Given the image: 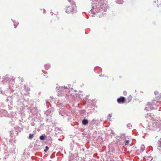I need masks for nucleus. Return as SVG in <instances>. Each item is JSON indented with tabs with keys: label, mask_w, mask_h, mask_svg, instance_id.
Returning <instances> with one entry per match:
<instances>
[{
	"label": "nucleus",
	"mask_w": 161,
	"mask_h": 161,
	"mask_svg": "<svg viewBox=\"0 0 161 161\" xmlns=\"http://www.w3.org/2000/svg\"><path fill=\"white\" fill-rule=\"evenodd\" d=\"M10 90L12 91L10 92H13V91H12V89H11V88H10Z\"/></svg>",
	"instance_id": "19"
},
{
	"label": "nucleus",
	"mask_w": 161,
	"mask_h": 161,
	"mask_svg": "<svg viewBox=\"0 0 161 161\" xmlns=\"http://www.w3.org/2000/svg\"><path fill=\"white\" fill-rule=\"evenodd\" d=\"M82 124L84 125H86L88 124V121L87 119H84L82 121Z\"/></svg>",
	"instance_id": "5"
},
{
	"label": "nucleus",
	"mask_w": 161,
	"mask_h": 161,
	"mask_svg": "<svg viewBox=\"0 0 161 161\" xmlns=\"http://www.w3.org/2000/svg\"><path fill=\"white\" fill-rule=\"evenodd\" d=\"M48 149H49V147H48L46 146L45 147V149L44 151L45 152H47L48 151Z\"/></svg>",
	"instance_id": "9"
},
{
	"label": "nucleus",
	"mask_w": 161,
	"mask_h": 161,
	"mask_svg": "<svg viewBox=\"0 0 161 161\" xmlns=\"http://www.w3.org/2000/svg\"><path fill=\"white\" fill-rule=\"evenodd\" d=\"M155 94L156 95V96H157L158 95V91H156L154 92Z\"/></svg>",
	"instance_id": "11"
},
{
	"label": "nucleus",
	"mask_w": 161,
	"mask_h": 161,
	"mask_svg": "<svg viewBox=\"0 0 161 161\" xmlns=\"http://www.w3.org/2000/svg\"><path fill=\"white\" fill-rule=\"evenodd\" d=\"M129 143V140H127L125 141V145H127Z\"/></svg>",
	"instance_id": "12"
},
{
	"label": "nucleus",
	"mask_w": 161,
	"mask_h": 161,
	"mask_svg": "<svg viewBox=\"0 0 161 161\" xmlns=\"http://www.w3.org/2000/svg\"><path fill=\"white\" fill-rule=\"evenodd\" d=\"M158 144H161V138L158 141Z\"/></svg>",
	"instance_id": "15"
},
{
	"label": "nucleus",
	"mask_w": 161,
	"mask_h": 161,
	"mask_svg": "<svg viewBox=\"0 0 161 161\" xmlns=\"http://www.w3.org/2000/svg\"><path fill=\"white\" fill-rule=\"evenodd\" d=\"M76 96L77 97H78L79 98H80V95L79 94H78V95L76 94Z\"/></svg>",
	"instance_id": "17"
},
{
	"label": "nucleus",
	"mask_w": 161,
	"mask_h": 161,
	"mask_svg": "<svg viewBox=\"0 0 161 161\" xmlns=\"http://www.w3.org/2000/svg\"><path fill=\"white\" fill-rule=\"evenodd\" d=\"M130 124H128V125H127V127H130Z\"/></svg>",
	"instance_id": "18"
},
{
	"label": "nucleus",
	"mask_w": 161,
	"mask_h": 161,
	"mask_svg": "<svg viewBox=\"0 0 161 161\" xmlns=\"http://www.w3.org/2000/svg\"><path fill=\"white\" fill-rule=\"evenodd\" d=\"M70 88L69 85L68 86H64L59 87V89H57L58 95V96L67 95L69 93Z\"/></svg>",
	"instance_id": "1"
},
{
	"label": "nucleus",
	"mask_w": 161,
	"mask_h": 161,
	"mask_svg": "<svg viewBox=\"0 0 161 161\" xmlns=\"http://www.w3.org/2000/svg\"><path fill=\"white\" fill-rule=\"evenodd\" d=\"M158 102V101L155 100H154L152 102H148L147 104V106L148 107L145 108V109L147 108H149L150 110H153L156 108L157 106V104Z\"/></svg>",
	"instance_id": "2"
},
{
	"label": "nucleus",
	"mask_w": 161,
	"mask_h": 161,
	"mask_svg": "<svg viewBox=\"0 0 161 161\" xmlns=\"http://www.w3.org/2000/svg\"><path fill=\"white\" fill-rule=\"evenodd\" d=\"M45 67L46 69H48L49 68V65H48L46 64L45 65Z\"/></svg>",
	"instance_id": "10"
},
{
	"label": "nucleus",
	"mask_w": 161,
	"mask_h": 161,
	"mask_svg": "<svg viewBox=\"0 0 161 161\" xmlns=\"http://www.w3.org/2000/svg\"><path fill=\"white\" fill-rule=\"evenodd\" d=\"M112 116V115L111 114H109V115H108V119H109L110 118H111V117Z\"/></svg>",
	"instance_id": "13"
},
{
	"label": "nucleus",
	"mask_w": 161,
	"mask_h": 161,
	"mask_svg": "<svg viewBox=\"0 0 161 161\" xmlns=\"http://www.w3.org/2000/svg\"><path fill=\"white\" fill-rule=\"evenodd\" d=\"M33 134H30L29 135V139H31L33 138Z\"/></svg>",
	"instance_id": "8"
},
{
	"label": "nucleus",
	"mask_w": 161,
	"mask_h": 161,
	"mask_svg": "<svg viewBox=\"0 0 161 161\" xmlns=\"http://www.w3.org/2000/svg\"><path fill=\"white\" fill-rule=\"evenodd\" d=\"M159 144L158 146V149H159V150H160V148H159V147L161 148V144Z\"/></svg>",
	"instance_id": "14"
},
{
	"label": "nucleus",
	"mask_w": 161,
	"mask_h": 161,
	"mask_svg": "<svg viewBox=\"0 0 161 161\" xmlns=\"http://www.w3.org/2000/svg\"><path fill=\"white\" fill-rule=\"evenodd\" d=\"M122 136H125V134H123L122 135Z\"/></svg>",
	"instance_id": "20"
},
{
	"label": "nucleus",
	"mask_w": 161,
	"mask_h": 161,
	"mask_svg": "<svg viewBox=\"0 0 161 161\" xmlns=\"http://www.w3.org/2000/svg\"><path fill=\"white\" fill-rule=\"evenodd\" d=\"M76 8L75 5H71L66 7L65 10L66 13L68 14H73L76 12Z\"/></svg>",
	"instance_id": "3"
},
{
	"label": "nucleus",
	"mask_w": 161,
	"mask_h": 161,
	"mask_svg": "<svg viewBox=\"0 0 161 161\" xmlns=\"http://www.w3.org/2000/svg\"><path fill=\"white\" fill-rule=\"evenodd\" d=\"M46 136H45L42 135L40 136L39 138L41 140H43L46 138Z\"/></svg>",
	"instance_id": "6"
},
{
	"label": "nucleus",
	"mask_w": 161,
	"mask_h": 161,
	"mask_svg": "<svg viewBox=\"0 0 161 161\" xmlns=\"http://www.w3.org/2000/svg\"><path fill=\"white\" fill-rule=\"evenodd\" d=\"M125 100V98L124 97H121L117 99V102L119 103H123Z\"/></svg>",
	"instance_id": "4"
},
{
	"label": "nucleus",
	"mask_w": 161,
	"mask_h": 161,
	"mask_svg": "<svg viewBox=\"0 0 161 161\" xmlns=\"http://www.w3.org/2000/svg\"><path fill=\"white\" fill-rule=\"evenodd\" d=\"M12 97L11 96H8L7 97V101L8 102V101H11L12 100Z\"/></svg>",
	"instance_id": "7"
},
{
	"label": "nucleus",
	"mask_w": 161,
	"mask_h": 161,
	"mask_svg": "<svg viewBox=\"0 0 161 161\" xmlns=\"http://www.w3.org/2000/svg\"><path fill=\"white\" fill-rule=\"evenodd\" d=\"M123 94L124 95H126L127 94V92L125 91H124L123 92Z\"/></svg>",
	"instance_id": "16"
}]
</instances>
